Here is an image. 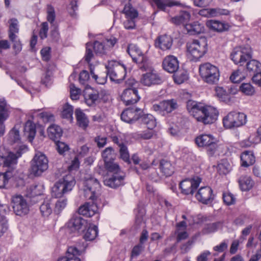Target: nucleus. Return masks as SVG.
<instances>
[{
  "instance_id": "f257e3e1",
  "label": "nucleus",
  "mask_w": 261,
  "mask_h": 261,
  "mask_svg": "<svg viewBox=\"0 0 261 261\" xmlns=\"http://www.w3.org/2000/svg\"><path fill=\"white\" fill-rule=\"evenodd\" d=\"M187 109L191 115L204 124L214 123L219 114L216 108L211 106H203L201 103L192 100L187 101Z\"/></svg>"
},
{
  "instance_id": "f03ea898",
  "label": "nucleus",
  "mask_w": 261,
  "mask_h": 261,
  "mask_svg": "<svg viewBox=\"0 0 261 261\" xmlns=\"http://www.w3.org/2000/svg\"><path fill=\"white\" fill-rule=\"evenodd\" d=\"M105 166L107 171L112 173V175L105 178L104 184L112 188H116L124 185L125 174L121 170L118 164L114 160L105 163Z\"/></svg>"
},
{
  "instance_id": "7ed1b4c3",
  "label": "nucleus",
  "mask_w": 261,
  "mask_h": 261,
  "mask_svg": "<svg viewBox=\"0 0 261 261\" xmlns=\"http://www.w3.org/2000/svg\"><path fill=\"white\" fill-rule=\"evenodd\" d=\"M199 73L202 81L209 85H216L219 81L220 73L219 68L209 62L199 65Z\"/></svg>"
},
{
  "instance_id": "20e7f679",
  "label": "nucleus",
  "mask_w": 261,
  "mask_h": 261,
  "mask_svg": "<svg viewBox=\"0 0 261 261\" xmlns=\"http://www.w3.org/2000/svg\"><path fill=\"white\" fill-rule=\"evenodd\" d=\"M207 42L205 39L193 40L187 43V56L190 61H197L207 51Z\"/></svg>"
},
{
  "instance_id": "39448f33",
  "label": "nucleus",
  "mask_w": 261,
  "mask_h": 261,
  "mask_svg": "<svg viewBox=\"0 0 261 261\" xmlns=\"http://www.w3.org/2000/svg\"><path fill=\"white\" fill-rule=\"evenodd\" d=\"M75 180L71 174H67L56 182L51 188L52 197L61 198L71 191L75 185Z\"/></svg>"
},
{
  "instance_id": "423d86ee",
  "label": "nucleus",
  "mask_w": 261,
  "mask_h": 261,
  "mask_svg": "<svg viewBox=\"0 0 261 261\" xmlns=\"http://www.w3.org/2000/svg\"><path fill=\"white\" fill-rule=\"evenodd\" d=\"M27 149L25 146H21L15 152L9 151L5 154L3 153L0 155V165L8 167L9 169L8 171H12L13 173L18 162V159Z\"/></svg>"
},
{
  "instance_id": "0eeeda50",
  "label": "nucleus",
  "mask_w": 261,
  "mask_h": 261,
  "mask_svg": "<svg viewBox=\"0 0 261 261\" xmlns=\"http://www.w3.org/2000/svg\"><path fill=\"white\" fill-rule=\"evenodd\" d=\"M31 163V174L35 176H40L48 168V159L41 152L36 153Z\"/></svg>"
},
{
  "instance_id": "6e6552de",
  "label": "nucleus",
  "mask_w": 261,
  "mask_h": 261,
  "mask_svg": "<svg viewBox=\"0 0 261 261\" xmlns=\"http://www.w3.org/2000/svg\"><path fill=\"white\" fill-rule=\"evenodd\" d=\"M107 74L109 76L111 81L119 83L123 81L126 75L125 67L115 61H111L108 62L106 66Z\"/></svg>"
},
{
  "instance_id": "1a4fd4ad",
  "label": "nucleus",
  "mask_w": 261,
  "mask_h": 261,
  "mask_svg": "<svg viewBox=\"0 0 261 261\" xmlns=\"http://www.w3.org/2000/svg\"><path fill=\"white\" fill-rule=\"evenodd\" d=\"M127 52L132 57L133 61L138 64L140 69L146 70L149 68V64L147 58L136 44H129Z\"/></svg>"
},
{
  "instance_id": "9d476101",
  "label": "nucleus",
  "mask_w": 261,
  "mask_h": 261,
  "mask_svg": "<svg viewBox=\"0 0 261 261\" xmlns=\"http://www.w3.org/2000/svg\"><path fill=\"white\" fill-rule=\"evenodd\" d=\"M195 143L199 147L204 148L210 156L213 155L218 148L216 140L211 135L202 134L197 136Z\"/></svg>"
},
{
  "instance_id": "9b49d317",
  "label": "nucleus",
  "mask_w": 261,
  "mask_h": 261,
  "mask_svg": "<svg viewBox=\"0 0 261 261\" xmlns=\"http://www.w3.org/2000/svg\"><path fill=\"white\" fill-rule=\"evenodd\" d=\"M252 49L249 46H240L234 48L231 54V58L235 64L243 65L252 58Z\"/></svg>"
},
{
  "instance_id": "f8f14e48",
  "label": "nucleus",
  "mask_w": 261,
  "mask_h": 261,
  "mask_svg": "<svg viewBox=\"0 0 261 261\" xmlns=\"http://www.w3.org/2000/svg\"><path fill=\"white\" fill-rule=\"evenodd\" d=\"M246 118L243 113L231 112L223 118V125L227 128L239 127L246 123Z\"/></svg>"
},
{
  "instance_id": "ddd939ff",
  "label": "nucleus",
  "mask_w": 261,
  "mask_h": 261,
  "mask_svg": "<svg viewBox=\"0 0 261 261\" xmlns=\"http://www.w3.org/2000/svg\"><path fill=\"white\" fill-rule=\"evenodd\" d=\"M11 204L14 212L18 216H24L29 211V205L26 199L21 195H15L11 197Z\"/></svg>"
},
{
  "instance_id": "4468645a",
  "label": "nucleus",
  "mask_w": 261,
  "mask_h": 261,
  "mask_svg": "<svg viewBox=\"0 0 261 261\" xmlns=\"http://www.w3.org/2000/svg\"><path fill=\"white\" fill-rule=\"evenodd\" d=\"M148 70V71L143 74L141 76L140 82L143 85L150 87L155 85H159L163 83L162 77L155 70L150 69V66ZM147 70V69L146 71Z\"/></svg>"
},
{
  "instance_id": "2eb2a0df",
  "label": "nucleus",
  "mask_w": 261,
  "mask_h": 261,
  "mask_svg": "<svg viewBox=\"0 0 261 261\" xmlns=\"http://www.w3.org/2000/svg\"><path fill=\"white\" fill-rule=\"evenodd\" d=\"M85 196L92 200H96V193L99 191L100 185L96 178L90 177L84 181Z\"/></svg>"
},
{
  "instance_id": "dca6fc26",
  "label": "nucleus",
  "mask_w": 261,
  "mask_h": 261,
  "mask_svg": "<svg viewBox=\"0 0 261 261\" xmlns=\"http://www.w3.org/2000/svg\"><path fill=\"white\" fill-rule=\"evenodd\" d=\"M178 108L176 100L171 99L161 101L158 104H154L152 106L153 110L162 115H165Z\"/></svg>"
},
{
  "instance_id": "f3484780",
  "label": "nucleus",
  "mask_w": 261,
  "mask_h": 261,
  "mask_svg": "<svg viewBox=\"0 0 261 261\" xmlns=\"http://www.w3.org/2000/svg\"><path fill=\"white\" fill-rule=\"evenodd\" d=\"M123 13L126 16V20L123 22L124 28L126 29H133L135 28V19L138 17L137 11L130 5H125Z\"/></svg>"
},
{
  "instance_id": "a211bd4d",
  "label": "nucleus",
  "mask_w": 261,
  "mask_h": 261,
  "mask_svg": "<svg viewBox=\"0 0 261 261\" xmlns=\"http://www.w3.org/2000/svg\"><path fill=\"white\" fill-rule=\"evenodd\" d=\"M10 107L4 98H0V137L5 133V121L10 116Z\"/></svg>"
},
{
  "instance_id": "6ab92c4d",
  "label": "nucleus",
  "mask_w": 261,
  "mask_h": 261,
  "mask_svg": "<svg viewBox=\"0 0 261 261\" xmlns=\"http://www.w3.org/2000/svg\"><path fill=\"white\" fill-rule=\"evenodd\" d=\"M201 181V179L199 177L193 179H186L180 182L179 187L182 193L186 195L193 194Z\"/></svg>"
},
{
  "instance_id": "aec40b11",
  "label": "nucleus",
  "mask_w": 261,
  "mask_h": 261,
  "mask_svg": "<svg viewBox=\"0 0 261 261\" xmlns=\"http://www.w3.org/2000/svg\"><path fill=\"white\" fill-rule=\"evenodd\" d=\"M142 111L138 108H129L124 110L121 115L122 121L132 123L138 120L142 115Z\"/></svg>"
},
{
  "instance_id": "412c9836",
  "label": "nucleus",
  "mask_w": 261,
  "mask_h": 261,
  "mask_svg": "<svg viewBox=\"0 0 261 261\" xmlns=\"http://www.w3.org/2000/svg\"><path fill=\"white\" fill-rule=\"evenodd\" d=\"M121 100L126 106L137 103L140 99L137 89L127 88L124 90L121 95Z\"/></svg>"
},
{
  "instance_id": "4be33fe9",
  "label": "nucleus",
  "mask_w": 261,
  "mask_h": 261,
  "mask_svg": "<svg viewBox=\"0 0 261 261\" xmlns=\"http://www.w3.org/2000/svg\"><path fill=\"white\" fill-rule=\"evenodd\" d=\"M84 244L79 243L76 246H71L68 248L64 257L66 261H81V259L78 257L80 255L82 251L85 249Z\"/></svg>"
},
{
  "instance_id": "5701e85b",
  "label": "nucleus",
  "mask_w": 261,
  "mask_h": 261,
  "mask_svg": "<svg viewBox=\"0 0 261 261\" xmlns=\"http://www.w3.org/2000/svg\"><path fill=\"white\" fill-rule=\"evenodd\" d=\"M195 196L199 202L203 204L212 202L214 198L212 189L208 186L200 188Z\"/></svg>"
},
{
  "instance_id": "b1692460",
  "label": "nucleus",
  "mask_w": 261,
  "mask_h": 261,
  "mask_svg": "<svg viewBox=\"0 0 261 261\" xmlns=\"http://www.w3.org/2000/svg\"><path fill=\"white\" fill-rule=\"evenodd\" d=\"M163 69L170 73H175L179 68V63L176 57L173 55L166 56L162 63Z\"/></svg>"
},
{
  "instance_id": "393cba45",
  "label": "nucleus",
  "mask_w": 261,
  "mask_h": 261,
  "mask_svg": "<svg viewBox=\"0 0 261 261\" xmlns=\"http://www.w3.org/2000/svg\"><path fill=\"white\" fill-rule=\"evenodd\" d=\"M95 200L86 202L81 205L78 210L79 214L88 217H91L95 214L98 212V206L94 202Z\"/></svg>"
},
{
  "instance_id": "a878e982",
  "label": "nucleus",
  "mask_w": 261,
  "mask_h": 261,
  "mask_svg": "<svg viewBox=\"0 0 261 261\" xmlns=\"http://www.w3.org/2000/svg\"><path fill=\"white\" fill-rule=\"evenodd\" d=\"M187 227V225L185 221H180L176 224L174 234L176 236V243L189 237V233L186 230Z\"/></svg>"
},
{
  "instance_id": "bb28decb",
  "label": "nucleus",
  "mask_w": 261,
  "mask_h": 261,
  "mask_svg": "<svg viewBox=\"0 0 261 261\" xmlns=\"http://www.w3.org/2000/svg\"><path fill=\"white\" fill-rule=\"evenodd\" d=\"M85 103L88 106H94L99 98V93L97 91L91 88H87L84 91Z\"/></svg>"
},
{
  "instance_id": "cd10ccee",
  "label": "nucleus",
  "mask_w": 261,
  "mask_h": 261,
  "mask_svg": "<svg viewBox=\"0 0 261 261\" xmlns=\"http://www.w3.org/2000/svg\"><path fill=\"white\" fill-rule=\"evenodd\" d=\"M86 221L78 215L73 216L68 223V226L75 230H83L86 228Z\"/></svg>"
},
{
  "instance_id": "c85d7f7f",
  "label": "nucleus",
  "mask_w": 261,
  "mask_h": 261,
  "mask_svg": "<svg viewBox=\"0 0 261 261\" xmlns=\"http://www.w3.org/2000/svg\"><path fill=\"white\" fill-rule=\"evenodd\" d=\"M155 44L161 49L166 50L171 48L173 44V40L171 36L164 35L158 37Z\"/></svg>"
},
{
  "instance_id": "c756f323",
  "label": "nucleus",
  "mask_w": 261,
  "mask_h": 261,
  "mask_svg": "<svg viewBox=\"0 0 261 261\" xmlns=\"http://www.w3.org/2000/svg\"><path fill=\"white\" fill-rule=\"evenodd\" d=\"M191 18L190 12L186 11H181L178 14L171 19V21L176 25H186Z\"/></svg>"
},
{
  "instance_id": "7c9ffc66",
  "label": "nucleus",
  "mask_w": 261,
  "mask_h": 261,
  "mask_svg": "<svg viewBox=\"0 0 261 261\" xmlns=\"http://www.w3.org/2000/svg\"><path fill=\"white\" fill-rule=\"evenodd\" d=\"M185 28L187 33L190 35L199 34L203 33L204 31L203 25L197 21L186 24Z\"/></svg>"
},
{
  "instance_id": "2f4dec72",
  "label": "nucleus",
  "mask_w": 261,
  "mask_h": 261,
  "mask_svg": "<svg viewBox=\"0 0 261 261\" xmlns=\"http://www.w3.org/2000/svg\"><path fill=\"white\" fill-rule=\"evenodd\" d=\"M24 137L32 142L36 135V126L34 123L31 121H28L25 123L23 130Z\"/></svg>"
},
{
  "instance_id": "473e14b6",
  "label": "nucleus",
  "mask_w": 261,
  "mask_h": 261,
  "mask_svg": "<svg viewBox=\"0 0 261 261\" xmlns=\"http://www.w3.org/2000/svg\"><path fill=\"white\" fill-rule=\"evenodd\" d=\"M47 133L50 139L57 141L62 136L63 131L59 125L52 124L48 127Z\"/></svg>"
},
{
  "instance_id": "72a5a7b5",
  "label": "nucleus",
  "mask_w": 261,
  "mask_h": 261,
  "mask_svg": "<svg viewBox=\"0 0 261 261\" xmlns=\"http://www.w3.org/2000/svg\"><path fill=\"white\" fill-rule=\"evenodd\" d=\"M241 160L242 166L245 167L253 165L255 162V156L251 151H244L241 155Z\"/></svg>"
},
{
  "instance_id": "f704fd0d",
  "label": "nucleus",
  "mask_w": 261,
  "mask_h": 261,
  "mask_svg": "<svg viewBox=\"0 0 261 261\" xmlns=\"http://www.w3.org/2000/svg\"><path fill=\"white\" fill-rule=\"evenodd\" d=\"M19 32L18 21L16 18H12L10 20L9 28V37L12 42L17 38L16 34Z\"/></svg>"
},
{
  "instance_id": "c9c22d12",
  "label": "nucleus",
  "mask_w": 261,
  "mask_h": 261,
  "mask_svg": "<svg viewBox=\"0 0 261 261\" xmlns=\"http://www.w3.org/2000/svg\"><path fill=\"white\" fill-rule=\"evenodd\" d=\"M160 169L165 176H171L174 172V167L170 161L162 160L160 163Z\"/></svg>"
},
{
  "instance_id": "e433bc0d",
  "label": "nucleus",
  "mask_w": 261,
  "mask_h": 261,
  "mask_svg": "<svg viewBox=\"0 0 261 261\" xmlns=\"http://www.w3.org/2000/svg\"><path fill=\"white\" fill-rule=\"evenodd\" d=\"M6 211L4 207H0V238L8 229V220L6 217Z\"/></svg>"
},
{
  "instance_id": "4c0bfd02",
  "label": "nucleus",
  "mask_w": 261,
  "mask_h": 261,
  "mask_svg": "<svg viewBox=\"0 0 261 261\" xmlns=\"http://www.w3.org/2000/svg\"><path fill=\"white\" fill-rule=\"evenodd\" d=\"M75 114L77 124L83 128H86L89 123V120L85 114L80 109L75 110Z\"/></svg>"
},
{
  "instance_id": "58836bf2",
  "label": "nucleus",
  "mask_w": 261,
  "mask_h": 261,
  "mask_svg": "<svg viewBox=\"0 0 261 261\" xmlns=\"http://www.w3.org/2000/svg\"><path fill=\"white\" fill-rule=\"evenodd\" d=\"M157 8L162 11H165L167 7L173 6H179L181 4L177 1L171 0H153Z\"/></svg>"
},
{
  "instance_id": "ea45409f",
  "label": "nucleus",
  "mask_w": 261,
  "mask_h": 261,
  "mask_svg": "<svg viewBox=\"0 0 261 261\" xmlns=\"http://www.w3.org/2000/svg\"><path fill=\"white\" fill-rule=\"evenodd\" d=\"M240 187L242 191H249L253 185V181L249 176H242L239 180Z\"/></svg>"
},
{
  "instance_id": "a19ab883",
  "label": "nucleus",
  "mask_w": 261,
  "mask_h": 261,
  "mask_svg": "<svg viewBox=\"0 0 261 261\" xmlns=\"http://www.w3.org/2000/svg\"><path fill=\"white\" fill-rule=\"evenodd\" d=\"M142 123L145 124L149 129H152L156 126L154 117L151 114H145L140 117Z\"/></svg>"
},
{
  "instance_id": "79ce46f5",
  "label": "nucleus",
  "mask_w": 261,
  "mask_h": 261,
  "mask_svg": "<svg viewBox=\"0 0 261 261\" xmlns=\"http://www.w3.org/2000/svg\"><path fill=\"white\" fill-rule=\"evenodd\" d=\"M215 95L220 100L225 103H229L230 101V96L226 91L221 87L215 88Z\"/></svg>"
},
{
  "instance_id": "37998d69",
  "label": "nucleus",
  "mask_w": 261,
  "mask_h": 261,
  "mask_svg": "<svg viewBox=\"0 0 261 261\" xmlns=\"http://www.w3.org/2000/svg\"><path fill=\"white\" fill-rule=\"evenodd\" d=\"M247 69L250 72L255 74L261 70V63L255 60H251L247 62Z\"/></svg>"
},
{
  "instance_id": "c03bdc74",
  "label": "nucleus",
  "mask_w": 261,
  "mask_h": 261,
  "mask_svg": "<svg viewBox=\"0 0 261 261\" xmlns=\"http://www.w3.org/2000/svg\"><path fill=\"white\" fill-rule=\"evenodd\" d=\"M244 69H238L234 70L230 76V80L233 83H239L246 77V74Z\"/></svg>"
},
{
  "instance_id": "a18cd8bd",
  "label": "nucleus",
  "mask_w": 261,
  "mask_h": 261,
  "mask_svg": "<svg viewBox=\"0 0 261 261\" xmlns=\"http://www.w3.org/2000/svg\"><path fill=\"white\" fill-rule=\"evenodd\" d=\"M92 48L95 54L97 55L102 56L105 55L108 51L103 41L102 42L98 41H94L92 44Z\"/></svg>"
},
{
  "instance_id": "49530a36",
  "label": "nucleus",
  "mask_w": 261,
  "mask_h": 261,
  "mask_svg": "<svg viewBox=\"0 0 261 261\" xmlns=\"http://www.w3.org/2000/svg\"><path fill=\"white\" fill-rule=\"evenodd\" d=\"M173 76L174 82L178 84L183 83L188 79L187 72L184 70L176 71Z\"/></svg>"
},
{
  "instance_id": "de8ad7c7",
  "label": "nucleus",
  "mask_w": 261,
  "mask_h": 261,
  "mask_svg": "<svg viewBox=\"0 0 261 261\" xmlns=\"http://www.w3.org/2000/svg\"><path fill=\"white\" fill-rule=\"evenodd\" d=\"M208 26L214 31L222 32L227 29L228 25L217 20H211Z\"/></svg>"
},
{
  "instance_id": "09e8293b",
  "label": "nucleus",
  "mask_w": 261,
  "mask_h": 261,
  "mask_svg": "<svg viewBox=\"0 0 261 261\" xmlns=\"http://www.w3.org/2000/svg\"><path fill=\"white\" fill-rule=\"evenodd\" d=\"M73 107L69 105L68 103H66L63 107L62 117L69 120L70 122H72L73 120Z\"/></svg>"
},
{
  "instance_id": "8fccbe9b",
  "label": "nucleus",
  "mask_w": 261,
  "mask_h": 261,
  "mask_svg": "<svg viewBox=\"0 0 261 261\" xmlns=\"http://www.w3.org/2000/svg\"><path fill=\"white\" fill-rule=\"evenodd\" d=\"M40 210L44 216H48L52 213V207L50 199L45 200L40 206Z\"/></svg>"
},
{
  "instance_id": "3c124183",
  "label": "nucleus",
  "mask_w": 261,
  "mask_h": 261,
  "mask_svg": "<svg viewBox=\"0 0 261 261\" xmlns=\"http://www.w3.org/2000/svg\"><path fill=\"white\" fill-rule=\"evenodd\" d=\"M240 90L243 94L248 96H252L255 92L254 87L249 83H242L240 86Z\"/></svg>"
},
{
  "instance_id": "603ef678",
  "label": "nucleus",
  "mask_w": 261,
  "mask_h": 261,
  "mask_svg": "<svg viewBox=\"0 0 261 261\" xmlns=\"http://www.w3.org/2000/svg\"><path fill=\"white\" fill-rule=\"evenodd\" d=\"M98 234V228L96 226L89 227L85 232L84 238L86 241H91L95 239Z\"/></svg>"
},
{
  "instance_id": "864d4df0",
  "label": "nucleus",
  "mask_w": 261,
  "mask_h": 261,
  "mask_svg": "<svg viewBox=\"0 0 261 261\" xmlns=\"http://www.w3.org/2000/svg\"><path fill=\"white\" fill-rule=\"evenodd\" d=\"M102 157L105 163L114 160L115 153L111 147L106 148L102 152Z\"/></svg>"
},
{
  "instance_id": "5fc2aeb1",
  "label": "nucleus",
  "mask_w": 261,
  "mask_h": 261,
  "mask_svg": "<svg viewBox=\"0 0 261 261\" xmlns=\"http://www.w3.org/2000/svg\"><path fill=\"white\" fill-rule=\"evenodd\" d=\"M13 175L12 171H6L4 173H0V188H5L9 180L13 177Z\"/></svg>"
},
{
  "instance_id": "6e6d98bb",
  "label": "nucleus",
  "mask_w": 261,
  "mask_h": 261,
  "mask_svg": "<svg viewBox=\"0 0 261 261\" xmlns=\"http://www.w3.org/2000/svg\"><path fill=\"white\" fill-rule=\"evenodd\" d=\"M221 227L222 224L219 222L208 224L203 228V232L204 233L214 232Z\"/></svg>"
},
{
  "instance_id": "4d7b16f0",
  "label": "nucleus",
  "mask_w": 261,
  "mask_h": 261,
  "mask_svg": "<svg viewBox=\"0 0 261 261\" xmlns=\"http://www.w3.org/2000/svg\"><path fill=\"white\" fill-rule=\"evenodd\" d=\"M47 21L51 25L56 24L54 22L56 18L55 11L54 7L50 5H48L47 6Z\"/></svg>"
},
{
  "instance_id": "13d9d810",
  "label": "nucleus",
  "mask_w": 261,
  "mask_h": 261,
  "mask_svg": "<svg viewBox=\"0 0 261 261\" xmlns=\"http://www.w3.org/2000/svg\"><path fill=\"white\" fill-rule=\"evenodd\" d=\"M120 158L125 162H129V154L127 147L123 144H119Z\"/></svg>"
},
{
  "instance_id": "bf43d9fd",
  "label": "nucleus",
  "mask_w": 261,
  "mask_h": 261,
  "mask_svg": "<svg viewBox=\"0 0 261 261\" xmlns=\"http://www.w3.org/2000/svg\"><path fill=\"white\" fill-rule=\"evenodd\" d=\"M92 43L88 42L86 44V54L85 55V61L88 63H90L91 60L94 58V54L93 53Z\"/></svg>"
},
{
  "instance_id": "052dcab7",
  "label": "nucleus",
  "mask_w": 261,
  "mask_h": 261,
  "mask_svg": "<svg viewBox=\"0 0 261 261\" xmlns=\"http://www.w3.org/2000/svg\"><path fill=\"white\" fill-rule=\"evenodd\" d=\"M70 92L71 99L74 100L79 99L81 93V90L76 88L73 84L70 85Z\"/></svg>"
},
{
  "instance_id": "680f3d73",
  "label": "nucleus",
  "mask_w": 261,
  "mask_h": 261,
  "mask_svg": "<svg viewBox=\"0 0 261 261\" xmlns=\"http://www.w3.org/2000/svg\"><path fill=\"white\" fill-rule=\"evenodd\" d=\"M223 199L224 202L227 205L233 204L236 202V198L229 192L224 193Z\"/></svg>"
},
{
  "instance_id": "e2e57ef3",
  "label": "nucleus",
  "mask_w": 261,
  "mask_h": 261,
  "mask_svg": "<svg viewBox=\"0 0 261 261\" xmlns=\"http://www.w3.org/2000/svg\"><path fill=\"white\" fill-rule=\"evenodd\" d=\"M67 200L66 198L58 200L55 205V211L58 213H60L67 205Z\"/></svg>"
},
{
  "instance_id": "0e129e2a",
  "label": "nucleus",
  "mask_w": 261,
  "mask_h": 261,
  "mask_svg": "<svg viewBox=\"0 0 261 261\" xmlns=\"http://www.w3.org/2000/svg\"><path fill=\"white\" fill-rule=\"evenodd\" d=\"M103 42L106 45L107 50L114 47L115 44L117 42V39L115 37L111 36L109 38H107L103 40Z\"/></svg>"
},
{
  "instance_id": "69168bd1",
  "label": "nucleus",
  "mask_w": 261,
  "mask_h": 261,
  "mask_svg": "<svg viewBox=\"0 0 261 261\" xmlns=\"http://www.w3.org/2000/svg\"><path fill=\"white\" fill-rule=\"evenodd\" d=\"M214 17H218L222 15H228L230 12L227 9L220 8H213Z\"/></svg>"
},
{
  "instance_id": "338daca9",
  "label": "nucleus",
  "mask_w": 261,
  "mask_h": 261,
  "mask_svg": "<svg viewBox=\"0 0 261 261\" xmlns=\"http://www.w3.org/2000/svg\"><path fill=\"white\" fill-rule=\"evenodd\" d=\"M48 30V23L44 22L41 24V28L39 32V35L42 39L46 38L47 36V32Z\"/></svg>"
},
{
  "instance_id": "774afa93",
  "label": "nucleus",
  "mask_w": 261,
  "mask_h": 261,
  "mask_svg": "<svg viewBox=\"0 0 261 261\" xmlns=\"http://www.w3.org/2000/svg\"><path fill=\"white\" fill-rule=\"evenodd\" d=\"M56 148L60 154H63L69 149L68 146L65 143L59 141L56 143Z\"/></svg>"
}]
</instances>
